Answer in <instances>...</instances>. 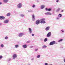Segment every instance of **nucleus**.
I'll return each mask as SVG.
<instances>
[{
    "mask_svg": "<svg viewBox=\"0 0 65 65\" xmlns=\"http://www.w3.org/2000/svg\"><path fill=\"white\" fill-rule=\"evenodd\" d=\"M17 8H20L22 7V3H20L18 4L17 5Z\"/></svg>",
    "mask_w": 65,
    "mask_h": 65,
    "instance_id": "nucleus-1",
    "label": "nucleus"
},
{
    "mask_svg": "<svg viewBox=\"0 0 65 65\" xmlns=\"http://www.w3.org/2000/svg\"><path fill=\"white\" fill-rule=\"evenodd\" d=\"M54 44H56V42L54 41H53L52 42H51L50 43V45H53Z\"/></svg>",
    "mask_w": 65,
    "mask_h": 65,
    "instance_id": "nucleus-2",
    "label": "nucleus"
},
{
    "mask_svg": "<svg viewBox=\"0 0 65 65\" xmlns=\"http://www.w3.org/2000/svg\"><path fill=\"white\" fill-rule=\"evenodd\" d=\"M17 58V54H14L13 55L12 58L13 59L15 60V58Z\"/></svg>",
    "mask_w": 65,
    "mask_h": 65,
    "instance_id": "nucleus-3",
    "label": "nucleus"
},
{
    "mask_svg": "<svg viewBox=\"0 0 65 65\" xmlns=\"http://www.w3.org/2000/svg\"><path fill=\"white\" fill-rule=\"evenodd\" d=\"M24 35V34L23 33H20L19 34L18 36L19 37H22V36H23Z\"/></svg>",
    "mask_w": 65,
    "mask_h": 65,
    "instance_id": "nucleus-4",
    "label": "nucleus"
},
{
    "mask_svg": "<svg viewBox=\"0 0 65 65\" xmlns=\"http://www.w3.org/2000/svg\"><path fill=\"white\" fill-rule=\"evenodd\" d=\"M5 19V17L3 16H0V20H4Z\"/></svg>",
    "mask_w": 65,
    "mask_h": 65,
    "instance_id": "nucleus-5",
    "label": "nucleus"
},
{
    "mask_svg": "<svg viewBox=\"0 0 65 65\" xmlns=\"http://www.w3.org/2000/svg\"><path fill=\"white\" fill-rule=\"evenodd\" d=\"M39 23H40V21H39V20H37L36 22V25H39Z\"/></svg>",
    "mask_w": 65,
    "mask_h": 65,
    "instance_id": "nucleus-6",
    "label": "nucleus"
},
{
    "mask_svg": "<svg viewBox=\"0 0 65 65\" xmlns=\"http://www.w3.org/2000/svg\"><path fill=\"white\" fill-rule=\"evenodd\" d=\"M51 32H49L47 34V37H50L51 36Z\"/></svg>",
    "mask_w": 65,
    "mask_h": 65,
    "instance_id": "nucleus-7",
    "label": "nucleus"
},
{
    "mask_svg": "<svg viewBox=\"0 0 65 65\" xmlns=\"http://www.w3.org/2000/svg\"><path fill=\"white\" fill-rule=\"evenodd\" d=\"M9 22V20H5L4 21V24H7Z\"/></svg>",
    "mask_w": 65,
    "mask_h": 65,
    "instance_id": "nucleus-8",
    "label": "nucleus"
},
{
    "mask_svg": "<svg viewBox=\"0 0 65 65\" xmlns=\"http://www.w3.org/2000/svg\"><path fill=\"white\" fill-rule=\"evenodd\" d=\"M35 20V15L33 14L32 15V21H34Z\"/></svg>",
    "mask_w": 65,
    "mask_h": 65,
    "instance_id": "nucleus-9",
    "label": "nucleus"
},
{
    "mask_svg": "<svg viewBox=\"0 0 65 65\" xmlns=\"http://www.w3.org/2000/svg\"><path fill=\"white\" fill-rule=\"evenodd\" d=\"M45 14L46 15H52V14L50 12H46V13H45Z\"/></svg>",
    "mask_w": 65,
    "mask_h": 65,
    "instance_id": "nucleus-10",
    "label": "nucleus"
},
{
    "mask_svg": "<svg viewBox=\"0 0 65 65\" xmlns=\"http://www.w3.org/2000/svg\"><path fill=\"white\" fill-rule=\"evenodd\" d=\"M50 26H48L46 27L45 28V30L46 31H48L50 30Z\"/></svg>",
    "mask_w": 65,
    "mask_h": 65,
    "instance_id": "nucleus-11",
    "label": "nucleus"
},
{
    "mask_svg": "<svg viewBox=\"0 0 65 65\" xmlns=\"http://www.w3.org/2000/svg\"><path fill=\"white\" fill-rule=\"evenodd\" d=\"M28 30L29 31V32L30 34H32V29L30 28H28Z\"/></svg>",
    "mask_w": 65,
    "mask_h": 65,
    "instance_id": "nucleus-12",
    "label": "nucleus"
},
{
    "mask_svg": "<svg viewBox=\"0 0 65 65\" xmlns=\"http://www.w3.org/2000/svg\"><path fill=\"white\" fill-rule=\"evenodd\" d=\"M22 47L23 48H27V45L26 44L24 45H23L22 46Z\"/></svg>",
    "mask_w": 65,
    "mask_h": 65,
    "instance_id": "nucleus-13",
    "label": "nucleus"
},
{
    "mask_svg": "<svg viewBox=\"0 0 65 65\" xmlns=\"http://www.w3.org/2000/svg\"><path fill=\"white\" fill-rule=\"evenodd\" d=\"M8 1V0H3L4 2L6 3H7Z\"/></svg>",
    "mask_w": 65,
    "mask_h": 65,
    "instance_id": "nucleus-14",
    "label": "nucleus"
},
{
    "mask_svg": "<svg viewBox=\"0 0 65 65\" xmlns=\"http://www.w3.org/2000/svg\"><path fill=\"white\" fill-rule=\"evenodd\" d=\"M45 10L46 11H51V8L47 9V8H46L45 9Z\"/></svg>",
    "mask_w": 65,
    "mask_h": 65,
    "instance_id": "nucleus-15",
    "label": "nucleus"
},
{
    "mask_svg": "<svg viewBox=\"0 0 65 65\" xmlns=\"http://www.w3.org/2000/svg\"><path fill=\"white\" fill-rule=\"evenodd\" d=\"M46 22L45 21H40V23L41 24H45L46 23Z\"/></svg>",
    "mask_w": 65,
    "mask_h": 65,
    "instance_id": "nucleus-16",
    "label": "nucleus"
},
{
    "mask_svg": "<svg viewBox=\"0 0 65 65\" xmlns=\"http://www.w3.org/2000/svg\"><path fill=\"white\" fill-rule=\"evenodd\" d=\"M10 15V13H9L7 14V17H9Z\"/></svg>",
    "mask_w": 65,
    "mask_h": 65,
    "instance_id": "nucleus-17",
    "label": "nucleus"
},
{
    "mask_svg": "<svg viewBox=\"0 0 65 65\" xmlns=\"http://www.w3.org/2000/svg\"><path fill=\"white\" fill-rule=\"evenodd\" d=\"M41 22H43V21H45V18H43L41 19L40 20Z\"/></svg>",
    "mask_w": 65,
    "mask_h": 65,
    "instance_id": "nucleus-18",
    "label": "nucleus"
},
{
    "mask_svg": "<svg viewBox=\"0 0 65 65\" xmlns=\"http://www.w3.org/2000/svg\"><path fill=\"white\" fill-rule=\"evenodd\" d=\"M60 9H61V8H58L56 11V12H59V11L60 10Z\"/></svg>",
    "mask_w": 65,
    "mask_h": 65,
    "instance_id": "nucleus-19",
    "label": "nucleus"
},
{
    "mask_svg": "<svg viewBox=\"0 0 65 65\" xmlns=\"http://www.w3.org/2000/svg\"><path fill=\"white\" fill-rule=\"evenodd\" d=\"M58 17L59 18H61L62 17V14H59L58 15Z\"/></svg>",
    "mask_w": 65,
    "mask_h": 65,
    "instance_id": "nucleus-20",
    "label": "nucleus"
},
{
    "mask_svg": "<svg viewBox=\"0 0 65 65\" xmlns=\"http://www.w3.org/2000/svg\"><path fill=\"white\" fill-rule=\"evenodd\" d=\"M44 8V5H42L41 6V9H43V8Z\"/></svg>",
    "mask_w": 65,
    "mask_h": 65,
    "instance_id": "nucleus-21",
    "label": "nucleus"
},
{
    "mask_svg": "<svg viewBox=\"0 0 65 65\" xmlns=\"http://www.w3.org/2000/svg\"><path fill=\"white\" fill-rule=\"evenodd\" d=\"M19 46L18 45H15V48H17L18 47H19Z\"/></svg>",
    "mask_w": 65,
    "mask_h": 65,
    "instance_id": "nucleus-22",
    "label": "nucleus"
},
{
    "mask_svg": "<svg viewBox=\"0 0 65 65\" xmlns=\"http://www.w3.org/2000/svg\"><path fill=\"white\" fill-rule=\"evenodd\" d=\"M28 12H32L33 11L31 10H28Z\"/></svg>",
    "mask_w": 65,
    "mask_h": 65,
    "instance_id": "nucleus-23",
    "label": "nucleus"
},
{
    "mask_svg": "<svg viewBox=\"0 0 65 65\" xmlns=\"http://www.w3.org/2000/svg\"><path fill=\"white\" fill-rule=\"evenodd\" d=\"M63 40V39H60V40H59V41H58V42H60V41H62Z\"/></svg>",
    "mask_w": 65,
    "mask_h": 65,
    "instance_id": "nucleus-24",
    "label": "nucleus"
},
{
    "mask_svg": "<svg viewBox=\"0 0 65 65\" xmlns=\"http://www.w3.org/2000/svg\"><path fill=\"white\" fill-rule=\"evenodd\" d=\"M1 47L3 48L4 47V45H3V44H2L1 45Z\"/></svg>",
    "mask_w": 65,
    "mask_h": 65,
    "instance_id": "nucleus-25",
    "label": "nucleus"
},
{
    "mask_svg": "<svg viewBox=\"0 0 65 65\" xmlns=\"http://www.w3.org/2000/svg\"><path fill=\"white\" fill-rule=\"evenodd\" d=\"M47 47V46H46L45 45H43V46H42V48H46V47Z\"/></svg>",
    "mask_w": 65,
    "mask_h": 65,
    "instance_id": "nucleus-26",
    "label": "nucleus"
},
{
    "mask_svg": "<svg viewBox=\"0 0 65 65\" xmlns=\"http://www.w3.org/2000/svg\"><path fill=\"white\" fill-rule=\"evenodd\" d=\"M20 16L22 17H23L25 16V15L23 14H21L20 15Z\"/></svg>",
    "mask_w": 65,
    "mask_h": 65,
    "instance_id": "nucleus-27",
    "label": "nucleus"
},
{
    "mask_svg": "<svg viewBox=\"0 0 65 65\" xmlns=\"http://www.w3.org/2000/svg\"><path fill=\"white\" fill-rule=\"evenodd\" d=\"M47 40V39L46 38H45L44 40V42H46Z\"/></svg>",
    "mask_w": 65,
    "mask_h": 65,
    "instance_id": "nucleus-28",
    "label": "nucleus"
},
{
    "mask_svg": "<svg viewBox=\"0 0 65 65\" xmlns=\"http://www.w3.org/2000/svg\"><path fill=\"white\" fill-rule=\"evenodd\" d=\"M40 57V55H39L37 56V58H39V57Z\"/></svg>",
    "mask_w": 65,
    "mask_h": 65,
    "instance_id": "nucleus-29",
    "label": "nucleus"
},
{
    "mask_svg": "<svg viewBox=\"0 0 65 65\" xmlns=\"http://www.w3.org/2000/svg\"><path fill=\"white\" fill-rule=\"evenodd\" d=\"M35 7V5H33L32 6V7L33 8H34V7Z\"/></svg>",
    "mask_w": 65,
    "mask_h": 65,
    "instance_id": "nucleus-30",
    "label": "nucleus"
},
{
    "mask_svg": "<svg viewBox=\"0 0 65 65\" xmlns=\"http://www.w3.org/2000/svg\"><path fill=\"white\" fill-rule=\"evenodd\" d=\"M2 58H3V56H2V55L0 56V59H2Z\"/></svg>",
    "mask_w": 65,
    "mask_h": 65,
    "instance_id": "nucleus-31",
    "label": "nucleus"
},
{
    "mask_svg": "<svg viewBox=\"0 0 65 65\" xmlns=\"http://www.w3.org/2000/svg\"><path fill=\"white\" fill-rule=\"evenodd\" d=\"M11 60V58H9L8 60V61H10Z\"/></svg>",
    "mask_w": 65,
    "mask_h": 65,
    "instance_id": "nucleus-32",
    "label": "nucleus"
},
{
    "mask_svg": "<svg viewBox=\"0 0 65 65\" xmlns=\"http://www.w3.org/2000/svg\"><path fill=\"white\" fill-rule=\"evenodd\" d=\"M8 37L6 36L5 37V39H8Z\"/></svg>",
    "mask_w": 65,
    "mask_h": 65,
    "instance_id": "nucleus-33",
    "label": "nucleus"
},
{
    "mask_svg": "<svg viewBox=\"0 0 65 65\" xmlns=\"http://www.w3.org/2000/svg\"><path fill=\"white\" fill-rule=\"evenodd\" d=\"M57 20H60V18L59 17H57L56 18Z\"/></svg>",
    "mask_w": 65,
    "mask_h": 65,
    "instance_id": "nucleus-34",
    "label": "nucleus"
},
{
    "mask_svg": "<svg viewBox=\"0 0 65 65\" xmlns=\"http://www.w3.org/2000/svg\"><path fill=\"white\" fill-rule=\"evenodd\" d=\"M31 36H34V34H32Z\"/></svg>",
    "mask_w": 65,
    "mask_h": 65,
    "instance_id": "nucleus-35",
    "label": "nucleus"
},
{
    "mask_svg": "<svg viewBox=\"0 0 65 65\" xmlns=\"http://www.w3.org/2000/svg\"><path fill=\"white\" fill-rule=\"evenodd\" d=\"M33 47V46H30V48H32Z\"/></svg>",
    "mask_w": 65,
    "mask_h": 65,
    "instance_id": "nucleus-36",
    "label": "nucleus"
},
{
    "mask_svg": "<svg viewBox=\"0 0 65 65\" xmlns=\"http://www.w3.org/2000/svg\"><path fill=\"white\" fill-rule=\"evenodd\" d=\"M27 43H30V41H29L27 42Z\"/></svg>",
    "mask_w": 65,
    "mask_h": 65,
    "instance_id": "nucleus-37",
    "label": "nucleus"
},
{
    "mask_svg": "<svg viewBox=\"0 0 65 65\" xmlns=\"http://www.w3.org/2000/svg\"><path fill=\"white\" fill-rule=\"evenodd\" d=\"M45 65H48V63H45Z\"/></svg>",
    "mask_w": 65,
    "mask_h": 65,
    "instance_id": "nucleus-38",
    "label": "nucleus"
},
{
    "mask_svg": "<svg viewBox=\"0 0 65 65\" xmlns=\"http://www.w3.org/2000/svg\"><path fill=\"white\" fill-rule=\"evenodd\" d=\"M38 50V49H36L35 50V51H37Z\"/></svg>",
    "mask_w": 65,
    "mask_h": 65,
    "instance_id": "nucleus-39",
    "label": "nucleus"
},
{
    "mask_svg": "<svg viewBox=\"0 0 65 65\" xmlns=\"http://www.w3.org/2000/svg\"><path fill=\"white\" fill-rule=\"evenodd\" d=\"M61 12H64V11L63 10H62L61 11Z\"/></svg>",
    "mask_w": 65,
    "mask_h": 65,
    "instance_id": "nucleus-40",
    "label": "nucleus"
},
{
    "mask_svg": "<svg viewBox=\"0 0 65 65\" xmlns=\"http://www.w3.org/2000/svg\"><path fill=\"white\" fill-rule=\"evenodd\" d=\"M56 2H59V0H57Z\"/></svg>",
    "mask_w": 65,
    "mask_h": 65,
    "instance_id": "nucleus-41",
    "label": "nucleus"
},
{
    "mask_svg": "<svg viewBox=\"0 0 65 65\" xmlns=\"http://www.w3.org/2000/svg\"><path fill=\"white\" fill-rule=\"evenodd\" d=\"M37 2L38 3L39 2V1H38V0H37Z\"/></svg>",
    "mask_w": 65,
    "mask_h": 65,
    "instance_id": "nucleus-42",
    "label": "nucleus"
},
{
    "mask_svg": "<svg viewBox=\"0 0 65 65\" xmlns=\"http://www.w3.org/2000/svg\"><path fill=\"white\" fill-rule=\"evenodd\" d=\"M63 61L64 62H65V59L63 60Z\"/></svg>",
    "mask_w": 65,
    "mask_h": 65,
    "instance_id": "nucleus-43",
    "label": "nucleus"
},
{
    "mask_svg": "<svg viewBox=\"0 0 65 65\" xmlns=\"http://www.w3.org/2000/svg\"><path fill=\"white\" fill-rule=\"evenodd\" d=\"M1 25H2V23H0V26Z\"/></svg>",
    "mask_w": 65,
    "mask_h": 65,
    "instance_id": "nucleus-44",
    "label": "nucleus"
},
{
    "mask_svg": "<svg viewBox=\"0 0 65 65\" xmlns=\"http://www.w3.org/2000/svg\"><path fill=\"white\" fill-rule=\"evenodd\" d=\"M0 4H2V3H1V2H0Z\"/></svg>",
    "mask_w": 65,
    "mask_h": 65,
    "instance_id": "nucleus-45",
    "label": "nucleus"
},
{
    "mask_svg": "<svg viewBox=\"0 0 65 65\" xmlns=\"http://www.w3.org/2000/svg\"><path fill=\"white\" fill-rule=\"evenodd\" d=\"M32 60H34V59L32 58L31 59Z\"/></svg>",
    "mask_w": 65,
    "mask_h": 65,
    "instance_id": "nucleus-46",
    "label": "nucleus"
},
{
    "mask_svg": "<svg viewBox=\"0 0 65 65\" xmlns=\"http://www.w3.org/2000/svg\"><path fill=\"white\" fill-rule=\"evenodd\" d=\"M62 32H64V31H63V30H62Z\"/></svg>",
    "mask_w": 65,
    "mask_h": 65,
    "instance_id": "nucleus-47",
    "label": "nucleus"
},
{
    "mask_svg": "<svg viewBox=\"0 0 65 65\" xmlns=\"http://www.w3.org/2000/svg\"><path fill=\"white\" fill-rule=\"evenodd\" d=\"M28 65H30V64H28Z\"/></svg>",
    "mask_w": 65,
    "mask_h": 65,
    "instance_id": "nucleus-48",
    "label": "nucleus"
}]
</instances>
